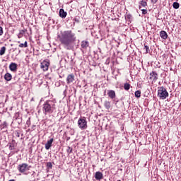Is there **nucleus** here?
Here are the masks:
<instances>
[{
	"mask_svg": "<svg viewBox=\"0 0 181 181\" xmlns=\"http://www.w3.org/2000/svg\"><path fill=\"white\" fill-rule=\"evenodd\" d=\"M151 1H152L153 4H156V1H158V0H151Z\"/></svg>",
	"mask_w": 181,
	"mask_h": 181,
	"instance_id": "obj_36",
	"label": "nucleus"
},
{
	"mask_svg": "<svg viewBox=\"0 0 181 181\" xmlns=\"http://www.w3.org/2000/svg\"><path fill=\"white\" fill-rule=\"evenodd\" d=\"M58 38L59 39L61 45H62L66 50H73L74 49L76 37V34L73 33V31H62L60 35H58Z\"/></svg>",
	"mask_w": 181,
	"mask_h": 181,
	"instance_id": "obj_1",
	"label": "nucleus"
},
{
	"mask_svg": "<svg viewBox=\"0 0 181 181\" xmlns=\"http://www.w3.org/2000/svg\"><path fill=\"white\" fill-rule=\"evenodd\" d=\"M150 80H153V81H156V80H158V74L156 71H153L150 73Z\"/></svg>",
	"mask_w": 181,
	"mask_h": 181,
	"instance_id": "obj_6",
	"label": "nucleus"
},
{
	"mask_svg": "<svg viewBox=\"0 0 181 181\" xmlns=\"http://www.w3.org/2000/svg\"><path fill=\"white\" fill-rule=\"evenodd\" d=\"M18 39H21V37H23V30L20 31V33L18 35Z\"/></svg>",
	"mask_w": 181,
	"mask_h": 181,
	"instance_id": "obj_24",
	"label": "nucleus"
},
{
	"mask_svg": "<svg viewBox=\"0 0 181 181\" xmlns=\"http://www.w3.org/2000/svg\"><path fill=\"white\" fill-rule=\"evenodd\" d=\"M47 168H49V169H52V167L53 165H52V163L49 162V163H47Z\"/></svg>",
	"mask_w": 181,
	"mask_h": 181,
	"instance_id": "obj_29",
	"label": "nucleus"
},
{
	"mask_svg": "<svg viewBox=\"0 0 181 181\" xmlns=\"http://www.w3.org/2000/svg\"><path fill=\"white\" fill-rule=\"evenodd\" d=\"M18 169L19 172H21V173H23V164L19 165L18 167Z\"/></svg>",
	"mask_w": 181,
	"mask_h": 181,
	"instance_id": "obj_21",
	"label": "nucleus"
},
{
	"mask_svg": "<svg viewBox=\"0 0 181 181\" xmlns=\"http://www.w3.org/2000/svg\"><path fill=\"white\" fill-rule=\"evenodd\" d=\"M127 18H128V19H131V18H132V16H131V15H127Z\"/></svg>",
	"mask_w": 181,
	"mask_h": 181,
	"instance_id": "obj_34",
	"label": "nucleus"
},
{
	"mask_svg": "<svg viewBox=\"0 0 181 181\" xmlns=\"http://www.w3.org/2000/svg\"><path fill=\"white\" fill-rule=\"evenodd\" d=\"M6 51V47H2L0 49V56H4V54H5Z\"/></svg>",
	"mask_w": 181,
	"mask_h": 181,
	"instance_id": "obj_17",
	"label": "nucleus"
},
{
	"mask_svg": "<svg viewBox=\"0 0 181 181\" xmlns=\"http://www.w3.org/2000/svg\"><path fill=\"white\" fill-rule=\"evenodd\" d=\"M173 6L175 9H179V6H180V5L177 2H174Z\"/></svg>",
	"mask_w": 181,
	"mask_h": 181,
	"instance_id": "obj_22",
	"label": "nucleus"
},
{
	"mask_svg": "<svg viewBox=\"0 0 181 181\" xmlns=\"http://www.w3.org/2000/svg\"><path fill=\"white\" fill-rule=\"evenodd\" d=\"M19 47H23V43L20 44Z\"/></svg>",
	"mask_w": 181,
	"mask_h": 181,
	"instance_id": "obj_35",
	"label": "nucleus"
},
{
	"mask_svg": "<svg viewBox=\"0 0 181 181\" xmlns=\"http://www.w3.org/2000/svg\"><path fill=\"white\" fill-rule=\"evenodd\" d=\"M2 35H4V29L2 27H0V36H2Z\"/></svg>",
	"mask_w": 181,
	"mask_h": 181,
	"instance_id": "obj_30",
	"label": "nucleus"
},
{
	"mask_svg": "<svg viewBox=\"0 0 181 181\" xmlns=\"http://www.w3.org/2000/svg\"><path fill=\"white\" fill-rule=\"evenodd\" d=\"M56 110V105L52 100H47L43 105L42 110L45 115L52 114Z\"/></svg>",
	"mask_w": 181,
	"mask_h": 181,
	"instance_id": "obj_2",
	"label": "nucleus"
},
{
	"mask_svg": "<svg viewBox=\"0 0 181 181\" xmlns=\"http://www.w3.org/2000/svg\"><path fill=\"white\" fill-rule=\"evenodd\" d=\"M107 95L110 98L114 99L115 98V91L112 90H109L107 92Z\"/></svg>",
	"mask_w": 181,
	"mask_h": 181,
	"instance_id": "obj_12",
	"label": "nucleus"
},
{
	"mask_svg": "<svg viewBox=\"0 0 181 181\" xmlns=\"http://www.w3.org/2000/svg\"><path fill=\"white\" fill-rule=\"evenodd\" d=\"M88 46V41H82L81 42V47L83 49H87Z\"/></svg>",
	"mask_w": 181,
	"mask_h": 181,
	"instance_id": "obj_16",
	"label": "nucleus"
},
{
	"mask_svg": "<svg viewBox=\"0 0 181 181\" xmlns=\"http://www.w3.org/2000/svg\"><path fill=\"white\" fill-rule=\"evenodd\" d=\"M18 67V65L16 64V63H11L10 65H9V69L11 71H15L16 70Z\"/></svg>",
	"mask_w": 181,
	"mask_h": 181,
	"instance_id": "obj_13",
	"label": "nucleus"
},
{
	"mask_svg": "<svg viewBox=\"0 0 181 181\" xmlns=\"http://www.w3.org/2000/svg\"><path fill=\"white\" fill-rule=\"evenodd\" d=\"M140 4L141 5V6H143V8H145V6H148V4L144 0L141 1Z\"/></svg>",
	"mask_w": 181,
	"mask_h": 181,
	"instance_id": "obj_23",
	"label": "nucleus"
},
{
	"mask_svg": "<svg viewBox=\"0 0 181 181\" xmlns=\"http://www.w3.org/2000/svg\"><path fill=\"white\" fill-rule=\"evenodd\" d=\"M160 36L161 39L166 40V39H168V33H166V31H164V30L160 31Z\"/></svg>",
	"mask_w": 181,
	"mask_h": 181,
	"instance_id": "obj_10",
	"label": "nucleus"
},
{
	"mask_svg": "<svg viewBox=\"0 0 181 181\" xmlns=\"http://www.w3.org/2000/svg\"><path fill=\"white\" fill-rule=\"evenodd\" d=\"M8 146L10 151H13V149H15V144L13 143L8 144Z\"/></svg>",
	"mask_w": 181,
	"mask_h": 181,
	"instance_id": "obj_18",
	"label": "nucleus"
},
{
	"mask_svg": "<svg viewBox=\"0 0 181 181\" xmlns=\"http://www.w3.org/2000/svg\"><path fill=\"white\" fill-rule=\"evenodd\" d=\"M74 81V74H71L67 76L66 77V83L67 84H71Z\"/></svg>",
	"mask_w": 181,
	"mask_h": 181,
	"instance_id": "obj_7",
	"label": "nucleus"
},
{
	"mask_svg": "<svg viewBox=\"0 0 181 181\" xmlns=\"http://www.w3.org/2000/svg\"><path fill=\"white\" fill-rule=\"evenodd\" d=\"M23 47H28V42H25L23 44Z\"/></svg>",
	"mask_w": 181,
	"mask_h": 181,
	"instance_id": "obj_32",
	"label": "nucleus"
},
{
	"mask_svg": "<svg viewBox=\"0 0 181 181\" xmlns=\"http://www.w3.org/2000/svg\"><path fill=\"white\" fill-rule=\"evenodd\" d=\"M142 13L143 15H146L148 13V11H146V9H142Z\"/></svg>",
	"mask_w": 181,
	"mask_h": 181,
	"instance_id": "obj_31",
	"label": "nucleus"
},
{
	"mask_svg": "<svg viewBox=\"0 0 181 181\" xmlns=\"http://www.w3.org/2000/svg\"><path fill=\"white\" fill-rule=\"evenodd\" d=\"M158 95L160 98V100H166L167 97H169V93L166 90L165 87H160L158 90Z\"/></svg>",
	"mask_w": 181,
	"mask_h": 181,
	"instance_id": "obj_3",
	"label": "nucleus"
},
{
	"mask_svg": "<svg viewBox=\"0 0 181 181\" xmlns=\"http://www.w3.org/2000/svg\"><path fill=\"white\" fill-rule=\"evenodd\" d=\"M27 126L29 127V125L30 124V119H29L28 120H27Z\"/></svg>",
	"mask_w": 181,
	"mask_h": 181,
	"instance_id": "obj_33",
	"label": "nucleus"
},
{
	"mask_svg": "<svg viewBox=\"0 0 181 181\" xmlns=\"http://www.w3.org/2000/svg\"><path fill=\"white\" fill-rule=\"evenodd\" d=\"M144 49H146V53H149V46L144 45Z\"/></svg>",
	"mask_w": 181,
	"mask_h": 181,
	"instance_id": "obj_26",
	"label": "nucleus"
},
{
	"mask_svg": "<svg viewBox=\"0 0 181 181\" xmlns=\"http://www.w3.org/2000/svg\"><path fill=\"white\" fill-rule=\"evenodd\" d=\"M104 106L105 107L106 110H110L111 108V102L105 101L104 103Z\"/></svg>",
	"mask_w": 181,
	"mask_h": 181,
	"instance_id": "obj_15",
	"label": "nucleus"
},
{
	"mask_svg": "<svg viewBox=\"0 0 181 181\" xmlns=\"http://www.w3.org/2000/svg\"><path fill=\"white\" fill-rule=\"evenodd\" d=\"M78 126L80 129L84 130L87 129V120H86V117H81L78 120Z\"/></svg>",
	"mask_w": 181,
	"mask_h": 181,
	"instance_id": "obj_4",
	"label": "nucleus"
},
{
	"mask_svg": "<svg viewBox=\"0 0 181 181\" xmlns=\"http://www.w3.org/2000/svg\"><path fill=\"white\" fill-rule=\"evenodd\" d=\"M52 144H53V139L48 140L47 144H45V149H47V151H48V149H50V148H52Z\"/></svg>",
	"mask_w": 181,
	"mask_h": 181,
	"instance_id": "obj_8",
	"label": "nucleus"
},
{
	"mask_svg": "<svg viewBox=\"0 0 181 181\" xmlns=\"http://www.w3.org/2000/svg\"><path fill=\"white\" fill-rule=\"evenodd\" d=\"M124 90H126L127 91H128V90H129V88H131V84L126 83L124 85Z\"/></svg>",
	"mask_w": 181,
	"mask_h": 181,
	"instance_id": "obj_19",
	"label": "nucleus"
},
{
	"mask_svg": "<svg viewBox=\"0 0 181 181\" xmlns=\"http://www.w3.org/2000/svg\"><path fill=\"white\" fill-rule=\"evenodd\" d=\"M103 173L99 171L95 173V178L96 179V180H101V179H103Z\"/></svg>",
	"mask_w": 181,
	"mask_h": 181,
	"instance_id": "obj_9",
	"label": "nucleus"
},
{
	"mask_svg": "<svg viewBox=\"0 0 181 181\" xmlns=\"http://www.w3.org/2000/svg\"><path fill=\"white\" fill-rule=\"evenodd\" d=\"M134 95L136 98H141V90H136Z\"/></svg>",
	"mask_w": 181,
	"mask_h": 181,
	"instance_id": "obj_20",
	"label": "nucleus"
},
{
	"mask_svg": "<svg viewBox=\"0 0 181 181\" xmlns=\"http://www.w3.org/2000/svg\"><path fill=\"white\" fill-rule=\"evenodd\" d=\"M59 16L60 18H62V19H64L66 16H67V13L64 11L63 8H61L59 10Z\"/></svg>",
	"mask_w": 181,
	"mask_h": 181,
	"instance_id": "obj_11",
	"label": "nucleus"
},
{
	"mask_svg": "<svg viewBox=\"0 0 181 181\" xmlns=\"http://www.w3.org/2000/svg\"><path fill=\"white\" fill-rule=\"evenodd\" d=\"M23 134H21V133L17 132L16 133V136H17V138H21V139H22V136Z\"/></svg>",
	"mask_w": 181,
	"mask_h": 181,
	"instance_id": "obj_27",
	"label": "nucleus"
},
{
	"mask_svg": "<svg viewBox=\"0 0 181 181\" xmlns=\"http://www.w3.org/2000/svg\"><path fill=\"white\" fill-rule=\"evenodd\" d=\"M24 170H29L30 166H28V164H23Z\"/></svg>",
	"mask_w": 181,
	"mask_h": 181,
	"instance_id": "obj_25",
	"label": "nucleus"
},
{
	"mask_svg": "<svg viewBox=\"0 0 181 181\" xmlns=\"http://www.w3.org/2000/svg\"><path fill=\"white\" fill-rule=\"evenodd\" d=\"M4 79L6 81H11V80H12V75L9 73H6L4 76Z\"/></svg>",
	"mask_w": 181,
	"mask_h": 181,
	"instance_id": "obj_14",
	"label": "nucleus"
},
{
	"mask_svg": "<svg viewBox=\"0 0 181 181\" xmlns=\"http://www.w3.org/2000/svg\"><path fill=\"white\" fill-rule=\"evenodd\" d=\"M49 66H50V62L47 61H43L40 64V68L42 69L43 71H47L49 70Z\"/></svg>",
	"mask_w": 181,
	"mask_h": 181,
	"instance_id": "obj_5",
	"label": "nucleus"
},
{
	"mask_svg": "<svg viewBox=\"0 0 181 181\" xmlns=\"http://www.w3.org/2000/svg\"><path fill=\"white\" fill-rule=\"evenodd\" d=\"M67 152L68 153H71V152H73V148H71V147H68Z\"/></svg>",
	"mask_w": 181,
	"mask_h": 181,
	"instance_id": "obj_28",
	"label": "nucleus"
}]
</instances>
